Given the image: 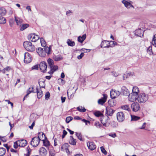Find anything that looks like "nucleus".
Wrapping results in <instances>:
<instances>
[{
    "mask_svg": "<svg viewBox=\"0 0 156 156\" xmlns=\"http://www.w3.org/2000/svg\"><path fill=\"white\" fill-rule=\"evenodd\" d=\"M86 34L83 35L82 36H79L78 37V41L79 42L82 43L86 39Z\"/></svg>",
    "mask_w": 156,
    "mask_h": 156,
    "instance_id": "a878e982",
    "label": "nucleus"
},
{
    "mask_svg": "<svg viewBox=\"0 0 156 156\" xmlns=\"http://www.w3.org/2000/svg\"><path fill=\"white\" fill-rule=\"evenodd\" d=\"M51 69V72L48 73L50 74H52L54 72L58 69V66H57L53 65L50 67Z\"/></svg>",
    "mask_w": 156,
    "mask_h": 156,
    "instance_id": "bb28decb",
    "label": "nucleus"
},
{
    "mask_svg": "<svg viewBox=\"0 0 156 156\" xmlns=\"http://www.w3.org/2000/svg\"><path fill=\"white\" fill-rule=\"evenodd\" d=\"M28 38L29 40H30L32 42H35L40 38L38 35L35 36L34 34H30L28 36Z\"/></svg>",
    "mask_w": 156,
    "mask_h": 156,
    "instance_id": "9d476101",
    "label": "nucleus"
},
{
    "mask_svg": "<svg viewBox=\"0 0 156 156\" xmlns=\"http://www.w3.org/2000/svg\"><path fill=\"white\" fill-rule=\"evenodd\" d=\"M39 68L42 72L45 73L46 71L47 65L45 62H41L39 65Z\"/></svg>",
    "mask_w": 156,
    "mask_h": 156,
    "instance_id": "1a4fd4ad",
    "label": "nucleus"
},
{
    "mask_svg": "<svg viewBox=\"0 0 156 156\" xmlns=\"http://www.w3.org/2000/svg\"><path fill=\"white\" fill-rule=\"evenodd\" d=\"M111 125L113 127H115L117 126V125L116 122H113L111 123Z\"/></svg>",
    "mask_w": 156,
    "mask_h": 156,
    "instance_id": "864d4df0",
    "label": "nucleus"
},
{
    "mask_svg": "<svg viewBox=\"0 0 156 156\" xmlns=\"http://www.w3.org/2000/svg\"><path fill=\"white\" fill-rule=\"evenodd\" d=\"M68 145V144L65 143L64 145H62L61 147V149L62 150H63V148L65 147H67Z\"/></svg>",
    "mask_w": 156,
    "mask_h": 156,
    "instance_id": "e2e57ef3",
    "label": "nucleus"
},
{
    "mask_svg": "<svg viewBox=\"0 0 156 156\" xmlns=\"http://www.w3.org/2000/svg\"><path fill=\"white\" fill-rule=\"evenodd\" d=\"M35 125V122L34 121L32 123V125L30 126H29V127L30 129H33L34 126Z\"/></svg>",
    "mask_w": 156,
    "mask_h": 156,
    "instance_id": "338daca9",
    "label": "nucleus"
},
{
    "mask_svg": "<svg viewBox=\"0 0 156 156\" xmlns=\"http://www.w3.org/2000/svg\"><path fill=\"white\" fill-rule=\"evenodd\" d=\"M23 45L25 49L27 51L32 52L35 50V48L34 46L32 45L30 41H25L23 43Z\"/></svg>",
    "mask_w": 156,
    "mask_h": 156,
    "instance_id": "f03ea898",
    "label": "nucleus"
},
{
    "mask_svg": "<svg viewBox=\"0 0 156 156\" xmlns=\"http://www.w3.org/2000/svg\"><path fill=\"white\" fill-rule=\"evenodd\" d=\"M122 108L123 109L127 110L129 112L130 111V109L129 108V105H125L122 106Z\"/></svg>",
    "mask_w": 156,
    "mask_h": 156,
    "instance_id": "37998d69",
    "label": "nucleus"
},
{
    "mask_svg": "<svg viewBox=\"0 0 156 156\" xmlns=\"http://www.w3.org/2000/svg\"><path fill=\"white\" fill-rule=\"evenodd\" d=\"M40 141L37 137H35L33 138L31 141L30 144L34 147H37Z\"/></svg>",
    "mask_w": 156,
    "mask_h": 156,
    "instance_id": "423d86ee",
    "label": "nucleus"
},
{
    "mask_svg": "<svg viewBox=\"0 0 156 156\" xmlns=\"http://www.w3.org/2000/svg\"><path fill=\"white\" fill-rule=\"evenodd\" d=\"M44 51H45V55H46V53H47L48 55L50 54V51L51 50V49L50 47L47 46L45 47V46L44 48Z\"/></svg>",
    "mask_w": 156,
    "mask_h": 156,
    "instance_id": "c9c22d12",
    "label": "nucleus"
},
{
    "mask_svg": "<svg viewBox=\"0 0 156 156\" xmlns=\"http://www.w3.org/2000/svg\"><path fill=\"white\" fill-rule=\"evenodd\" d=\"M69 143L73 145H75L76 143V140L74 139L73 137L71 136H70V139L69 141Z\"/></svg>",
    "mask_w": 156,
    "mask_h": 156,
    "instance_id": "c756f323",
    "label": "nucleus"
},
{
    "mask_svg": "<svg viewBox=\"0 0 156 156\" xmlns=\"http://www.w3.org/2000/svg\"><path fill=\"white\" fill-rule=\"evenodd\" d=\"M110 43H112V44H110V45H111L112 46H110V47H113L115 45H117V43L114 41H110Z\"/></svg>",
    "mask_w": 156,
    "mask_h": 156,
    "instance_id": "6e6d98bb",
    "label": "nucleus"
},
{
    "mask_svg": "<svg viewBox=\"0 0 156 156\" xmlns=\"http://www.w3.org/2000/svg\"><path fill=\"white\" fill-rule=\"evenodd\" d=\"M144 31L140 29H138L136 30L135 34L137 36L141 37L143 36Z\"/></svg>",
    "mask_w": 156,
    "mask_h": 156,
    "instance_id": "412c9836",
    "label": "nucleus"
},
{
    "mask_svg": "<svg viewBox=\"0 0 156 156\" xmlns=\"http://www.w3.org/2000/svg\"><path fill=\"white\" fill-rule=\"evenodd\" d=\"M33 89L34 87H32L31 88H29V89L27 91V93H28V94H29L31 93L32 92H33Z\"/></svg>",
    "mask_w": 156,
    "mask_h": 156,
    "instance_id": "8fccbe9b",
    "label": "nucleus"
},
{
    "mask_svg": "<svg viewBox=\"0 0 156 156\" xmlns=\"http://www.w3.org/2000/svg\"><path fill=\"white\" fill-rule=\"evenodd\" d=\"M117 118L119 122H122L125 119V115L123 112H120L117 114Z\"/></svg>",
    "mask_w": 156,
    "mask_h": 156,
    "instance_id": "6e6552de",
    "label": "nucleus"
},
{
    "mask_svg": "<svg viewBox=\"0 0 156 156\" xmlns=\"http://www.w3.org/2000/svg\"><path fill=\"white\" fill-rule=\"evenodd\" d=\"M37 138H38L40 141L41 140L44 141V140L46 138L44 133L42 132L38 133Z\"/></svg>",
    "mask_w": 156,
    "mask_h": 156,
    "instance_id": "6ab92c4d",
    "label": "nucleus"
},
{
    "mask_svg": "<svg viewBox=\"0 0 156 156\" xmlns=\"http://www.w3.org/2000/svg\"><path fill=\"white\" fill-rule=\"evenodd\" d=\"M148 96L147 94L144 93H140L137 97V101L140 104L144 103L148 100Z\"/></svg>",
    "mask_w": 156,
    "mask_h": 156,
    "instance_id": "f257e3e1",
    "label": "nucleus"
},
{
    "mask_svg": "<svg viewBox=\"0 0 156 156\" xmlns=\"http://www.w3.org/2000/svg\"><path fill=\"white\" fill-rule=\"evenodd\" d=\"M131 108L133 112H137L140 109V106L137 102H134L131 105Z\"/></svg>",
    "mask_w": 156,
    "mask_h": 156,
    "instance_id": "0eeeda50",
    "label": "nucleus"
},
{
    "mask_svg": "<svg viewBox=\"0 0 156 156\" xmlns=\"http://www.w3.org/2000/svg\"><path fill=\"white\" fill-rule=\"evenodd\" d=\"M47 62L49 65L48 68L50 67L53 65L54 61L51 58H49L47 60Z\"/></svg>",
    "mask_w": 156,
    "mask_h": 156,
    "instance_id": "72a5a7b5",
    "label": "nucleus"
},
{
    "mask_svg": "<svg viewBox=\"0 0 156 156\" xmlns=\"http://www.w3.org/2000/svg\"><path fill=\"white\" fill-rule=\"evenodd\" d=\"M106 113L108 116H112L113 113L114 111L110 107H107L106 108Z\"/></svg>",
    "mask_w": 156,
    "mask_h": 156,
    "instance_id": "f3484780",
    "label": "nucleus"
},
{
    "mask_svg": "<svg viewBox=\"0 0 156 156\" xmlns=\"http://www.w3.org/2000/svg\"><path fill=\"white\" fill-rule=\"evenodd\" d=\"M103 97L101 99L98 100V103L99 104L103 105L106 101L107 95L106 94H103Z\"/></svg>",
    "mask_w": 156,
    "mask_h": 156,
    "instance_id": "4468645a",
    "label": "nucleus"
},
{
    "mask_svg": "<svg viewBox=\"0 0 156 156\" xmlns=\"http://www.w3.org/2000/svg\"><path fill=\"white\" fill-rule=\"evenodd\" d=\"M36 51L39 56L42 57L45 56V51H44L43 48H38L36 49Z\"/></svg>",
    "mask_w": 156,
    "mask_h": 156,
    "instance_id": "9b49d317",
    "label": "nucleus"
},
{
    "mask_svg": "<svg viewBox=\"0 0 156 156\" xmlns=\"http://www.w3.org/2000/svg\"><path fill=\"white\" fill-rule=\"evenodd\" d=\"M62 56L60 55H54L53 56V58L55 61H58L61 60L63 59Z\"/></svg>",
    "mask_w": 156,
    "mask_h": 156,
    "instance_id": "5701e85b",
    "label": "nucleus"
},
{
    "mask_svg": "<svg viewBox=\"0 0 156 156\" xmlns=\"http://www.w3.org/2000/svg\"><path fill=\"white\" fill-rule=\"evenodd\" d=\"M94 115H95L97 117L100 116H102L103 115L101 113V112L99 111H97L94 113Z\"/></svg>",
    "mask_w": 156,
    "mask_h": 156,
    "instance_id": "a19ab883",
    "label": "nucleus"
},
{
    "mask_svg": "<svg viewBox=\"0 0 156 156\" xmlns=\"http://www.w3.org/2000/svg\"><path fill=\"white\" fill-rule=\"evenodd\" d=\"M6 13V10L3 7L0 8V15L1 16H4L5 15Z\"/></svg>",
    "mask_w": 156,
    "mask_h": 156,
    "instance_id": "cd10ccee",
    "label": "nucleus"
},
{
    "mask_svg": "<svg viewBox=\"0 0 156 156\" xmlns=\"http://www.w3.org/2000/svg\"><path fill=\"white\" fill-rule=\"evenodd\" d=\"M82 107L81 106H79L77 108V110L80 112H85L86 111V109L83 107L82 109Z\"/></svg>",
    "mask_w": 156,
    "mask_h": 156,
    "instance_id": "58836bf2",
    "label": "nucleus"
},
{
    "mask_svg": "<svg viewBox=\"0 0 156 156\" xmlns=\"http://www.w3.org/2000/svg\"><path fill=\"white\" fill-rule=\"evenodd\" d=\"M0 140L4 142H5L6 141L5 138L4 137H1V136H0Z\"/></svg>",
    "mask_w": 156,
    "mask_h": 156,
    "instance_id": "bf43d9fd",
    "label": "nucleus"
},
{
    "mask_svg": "<svg viewBox=\"0 0 156 156\" xmlns=\"http://www.w3.org/2000/svg\"><path fill=\"white\" fill-rule=\"evenodd\" d=\"M132 91H136L139 92V90L138 87H133Z\"/></svg>",
    "mask_w": 156,
    "mask_h": 156,
    "instance_id": "603ef678",
    "label": "nucleus"
},
{
    "mask_svg": "<svg viewBox=\"0 0 156 156\" xmlns=\"http://www.w3.org/2000/svg\"><path fill=\"white\" fill-rule=\"evenodd\" d=\"M94 125L98 128H101L102 127V124L98 122H95Z\"/></svg>",
    "mask_w": 156,
    "mask_h": 156,
    "instance_id": "79ce46f5",
    "label": "nucleus"
},
{
    "mask_svg": "<svg viewBox=\"0 0 156 156\" xmlns=\"http://www.w3.org/2000/svg\"><path fill=\"white\" fill-rule=\"evenodd\" d=\"M29 25L28 24H23L22 25H20V30L21 31H23L29 27Z\"/></svg>",
    "mask_w": 156,
    "mask_h": 156,
    "instance_id": "c85d7f7f",
    "label": "nucleus"
},
{
    "mask_svg": "<svg viewBox=\"0 0 156 156\" xmlns=\"http://www.w3.org/2000/svg\"><path fill=\"white\" fill-rule=\"evenodd\" d=\"M4 69L5 71L7 72H9L11 69V68L9 66L7 67Z\"/></svg>",
    "mask_w": 156,
    "mask_h": 156,
    "instance_id": "774afa93",
    "label": "nucleus"
},
{
    "mask_svg": "<svg viewBox=\"0 0 156 156\" xmlns=\"http://www.w3.org/2000/svg\"><path fill=\"white\" fill-rule=\"evenodd\" d=\"M6 152L5 149L3 147L0 148V156L4 155Z\"/></svg>",
    "mask_w": 156,
    "mask_h": 156,
    "instance_id": "2f4dec72",
    "label": "nucleus"
},
{
    "mask_svg": "<svg viewBox=\"0 0 156 156\" xmlns=\"http://www.w3.org/2000/svg\"><path fill=\"white\" fill-rule=\"evenodd\" d=\"M76 136L79 140L81 141L84 140V139L82 138V135L80 133L76 132Z\"/></svg>",
    "mask_w": 156,
    "mask_h": 156,
    "instance_id": "4c0bfd02",
    "label": "nucleus"
},
{
    "mask_svg": "<svg viewBox=\"0 0 156 156\" xmlns=\"http://www.w3.org/2000/svg\"><path fill=\"white\" fill-rule=\"evenodd\" d=\"M6 19L5 18L2 16H0V24H4L6 22Z\"/></svg>",
    "mask_w": 156,
    "mask_h": 156,
    "instance_id": "473e14b6",
    "label": "nucleus"
},
{
    "mask_svg": "<svg viewBox=\"0 0 156 156\" xmlns=\"http://www.w3.org/2000/svg\"><path fill=\"white\" fill-rule=\"evenodd\" d=\"M131 75V73H129L127 75L124 74L123 76V80H125V78H127L128 76Z\"/></svg>",
    "mask_w": 156,
    "mask_h": 156,
    "instance_id": "13d9d810",
    "label": "nucleus"
},
{
    "mask_svg": "<svg viewBox=\"0 0 156 156\" xmlns=\"http://www.w3.org/2000/svg\"><path fill=\"white\" fill-rule=\"evenodd\" d=\"M38 65H35L32 67L31 69L32 70L37 69H38Z\"/></svg>",
    "mask_w": 156,
    "mask_h": 156,
    "instance_id": "052dcab7",
    "label": "nucleus"
},
{
    "mask_svg": "<svg viewBox=\"0 0 156 156\" xmlns=\"http://www.w3.org/2000/svg\"><path fill=\"white\" fill-rule=\"evenodd\" d=\"M73 119V117L71 116L67 117L66 119V123H69L70 121Z\"/></svg>",
    "mask_w": 156,
    "mask_h": 156,
    "instance_id": "a18cd8bd",
    "label": "nucleus"
},
{
    "mask_svg": "<svg viewBox=\"0 0 156 156\" xmlns=\"http://www.w3.org/2000/svg\"><path fill=\"white\" fill-rule=\"evenodd\" d=\"M112 73H113V76L115 77H116L118 76V73L116 72H112Z\"/></svg>",
    "mask_w": 156,
    "mask_h": 156,
    "instance_id": "0e129e2a",
    "label": "nucleus"
},
{
    "mask_svg": "<svg viewBox=\"0 0 156 156\" xmlns=\"http://www.w3.org/2000/svg\"><path fill=\"white\" fill-rule=\"evenodd\" d=\"M108 135L112 137L113 138H115L116 137V133H111L108 134Z\"/></svg>",
    "mask_w": 156,
    "mask_h": 156,
    "instance_id": "5fc2aeb1",
    "label": "nucleus"
},
{
    "mask_svg": "<svg viewBox=\"0 0 156 156\" xmlns=\"http://www.w3.org/2000/svg\"><path fill=\"white\" fill-rule=\"evenodd\" d=\"M139 92H136V91H132V93L133 94V95H135L136 96H137V97L138 96V95H139Z\"/></svg>",
    "mask_w": 156,
    "mask_h": 156,
    "instance_id": "680f3d73",
    "label": "nucleus"
},
{
    "mask_svg": "<svg viewBox=\"0 0 156 156\" xmlns=\"http://www.w3.org/2000/svg\"><path fill=\"white\" fill-rule=\"evenodd\" d=\"M100 148L102 152L104 154L106 155L107 154V151L104 148V147L102 146Z\"/></svg>",
    "mask_w": 156,
    "mask_h": 156,
    "instance_id": "de8ad7c7",
    "label": "nucleus"
},
{
    "mask_svg": "<svg viewBox=\"0 0 156 156\" xmlns=\"http://www.w3.org/2000/svg\"><path fill=\"white\" fill-rule=\"evenodd\" d=\"M121 92L124 95L128 96L129 94L128 90L124 86L122 87Z\"/></svg>",
    "mask_w": 156,
    "mask_h": 156,
    "instance_id": "aec40b11",
    "label": "nucleus"
},
{
    "mask_svg": "<svg viewBox=\"0 0 156 156\" xmlns=\"http://www.w3.org/2000/svg\"><path fill=\"white\" fill-rule=\"evenodd\" d=\"M110 41L104 40L102 41L101 44V48H109L110 46H112L110 44Z\"/></svg>",
    "mask_w": 156,
    "mask_h": 156,
    "instance_id": "f8f14e48",
    "label": "nucleus"
},
{
    "mask_svg": "<svg viewBox=\"0 0 156 156\" xmlns=\"http://www.w3.org/2000/svg\"><path fill=\"white\" fill-rule=\"evenodd\" d=\"M41 87L38 89L37 87L36 88L37 97L39 98H40L43 95V92L41 89Z\"/></svg>",
    "mask_w": 156,
    "mask_h": 156,
    "instance_id": "b1692460",
    "label": "nucleus"
},
{
    "mask_svg": "<svg viewBox=\"0 0 156 156\" xmlns=\"http://www.w3.org/2000/svg\"><path fill=\"white\" fill-rule=\"evenodd\" d=\"M101 121L104 126L107 127L109 125V118L107 116H104L103 115L101 117Z\"/></svg>",
    "mask_w": 156,
    "mask_h": 156,
    "instance_id": "7ed1b4c3",
    "label": "nucleus"
},
{
    "mask_svg": "<svg viewBox=\"0 0 156 156\" xmlns=\"http://www.w3.org/2000/svg\"><path fill=\"white\" fill-rule=\"evenodd\" d=\"M5 101L7 102L8 104H10L12 106V108L13 107V104L12 103L10 102L9 100H5Z\"/></svg>",
    "mask_w": 156,
    "mask_h": 156,
    "instance_id": "69168bd1",
    "label": "nucleus"
},
{
    "mask_svg": "<svg viewBox=\"0 0 156 156\" xmlns=\"http://www.w3.org/2000/svg\"><path fill=\"white\" fill-rule=\"evenodd\" d=\"M18 141L19 147H24L26 145L27 143V141L25 140H20Z\"/></svg>",
    "mask_w": 156,
    "mask_h": 156,
    "instance_id": "4be33fe9",
    "label": "nucleus"
},
{
    "mask_svg": "<svg viewBox=\"0 0 156 156\" xmlns=\"http://www.w3.org/2000/svg\"><path fill=\"white\" fill-rule=\"evenodd\" d=\"M41 43L42 46L44 47L45 46V42L43 38H40Z\"/></svg>",
    "mask_w": 156,
    "mask_h": 156,
    "instance_id": "c03bdc74",
    "label": "nucleus"
},
{
    "mask_svg": "<svg viewBox=\"0 0 156 156\" xmlns=\"http://www.w3.org/2000/svg\"><path fill=\"white\" fill-rule=\"evenodd\" d=\"M108 104L110 107H113L116 104V101L114 100H109L108 101Z\"/></svg>",
    "mask_w": 156,
    "mask_h": 156,
    "instance_id": "7c9ffc66",
    "label": "nucleus"
},
{
    "mask_svg": "<svg viewBox=\"0 0 156 156\" xmlns=\"http://www.w3.org/2000/svg\"><path fill=\"white\" fill-rule=\"evenodd\" d=\"M39 153L41 156H45L47 154V151L44 147H42L40 149Z\"/></svg>",
    "mask_w": 156,
    "mask_h": 156,
    "instance_id": "dca6fc26",
    "label": "nucleus"
},
{
    "mask_svg": "<svg viewBox=\"0 0 156 156\" xmlns=\"http://www.w3.org/2000/svg\"><path fill=\"white\" fill-rule=\"evenodd\" d=\"M152 44L154 46L156 47V34L153 36Z\"/></svg>",
    "mask_w": 156,
    "mask_h": 156,
    "instance_id": "e433bc0d",
    "label": "nucleus"
},
{
    "mask_svg": "<svg viewBox=\"0 0 156 156\" xmlns=\"http://www.w3.org/2000/svg\"><path fill=\"white\" fill-rule=\"evenodd\" d=\"M131 120L132 121H136L140 119V118L139 117L135 116L134 115H131Z\"/></svg>",
    "mask_w": 156,
    "mask_h": 156,
    "instance_id": "ea45409f",
    "label": "nucleus"
},
{
    "mask_svg": "<svg viewBox=\"0 0 156 156\" xmlns=\"http://www.w3.org/2000/svg\"><path fill=\"white\" fill-rule=\"evenodd\" d=\"M68 46L73 47L75 45V42L73 41H72L70 40L69 39L67 40V42Z\"/></svg>",
    "mask_w": 156,
    "mask_h": 156,
    "instance_id": "f704fd0d",
    "label": "nucleus"
},
{
    "mask_svg": "<svg viewBox=\"0 0 156 156\" xmlns=\"http://www.w3.org/2000/svg\"><path fill=\"white\" fill-rule=\"evenodd\" d=\"M122 2L125 6L127 8H129L131 7L134 8L133 6L129 2L126 0H123L122 1Z\"/></svg>",
    "mask_w": 156,
    "mask_h": 156,
    "instance_id": "a211bd4d",
    "label": "nucleus"
},
{
    "mask_svg": "<svg viewBox=\"0 0 156 156\" xmlns=\"http://www.w3.org/2000/svg\"><path fill=\"white\" fill-rule=\"evenodd\" d=\"M87 145L88 148L91 151L93 150L96 148L95 145L92 142L88 141L87 143Z\"/></svg>",
    "mask_w": 156,
    "mask_h": 156,
    "instance_id": "ddd939ff",
    "label": "nucleus"
},
{
    "mask_svg": "<svg viewBox=\"0 0 156 156\" xmlns=\"http://www.w3.org/2000/svg\"><path fill=\"white\" fill-rule=\"evenodd\" d=\"M32 60L31 55L28 52H25L24 54V62L28 63L30 62Z\"/></svg>",
    "mask_w": 156,
    "mask_h": 156,
    "instance_id": "39448f33",
    "label": "nucleus"
},
{
    "mask_svg": "<svg viewBox=\"0 0 156 156\" xmlns=\"http://www.w3.org/2000/svg\"><path fill=\"white\" fill-rule=\"evenodd\" d=\"M120 92L115 90L112 89L110 91V94L111 98L112 99L116 98L119 95Z\"/></svg>",
    "mask_w": 156,
    "mask_h": 156,
    "instance_id": "20e7f679",
    "label": "nucleus"
},
{
    "mask_svg": "<svg viewBox=\"0 0 156 156\" xmlns=\"http://www.w3.org/2000/svg\"><path fill=\"white\" fill-rule=\"evenodd\" d=\"M15 19L17 25H20L23 22V20L18 17L15 16Z\"/></svg>",
    "mask_w": 156,
    "mask_h": 156,
    "instance_id": "393cba45",
    "label": "nucleus"
},
{
    "mask_svg": "<svg viewBox=\"0 0 156 156\" xmlns=\"http://www.w3.org/2000/svg\"><path fill=\"white\" fill-rule=\"evenodd\" d=\"M50 96V93L49 92H47L45 94V98L46 100H48Z\"/></svg>",
    "mask_w": 156,
    "mask_h": 156,
    "instance_id": "49530a36",
    "label": "nucleus"
},
{
    "mask_svg": "<svg viewBox=\"0 0 156 156\" xmlns=\"http://www.w3.org/2000/svg\"><path fill=\"white\" fill-rule=\"evenodd\" d=\"M43 144L44 146H48L49 145V142L48 141V140H44V141H43Z\"/></svg>",
    "mask_w": 156,
    "mask_h": 156,
    "instance_id": "09e8293b",
    "label": "nucleus"
},
{
    "mask_svg": "<svg viewBox=\"0 0 156 156\" xmlns=\"http://www.w3.org/2000/svg\"><path fill=\"white\" fill-rule=\"evenodd\" d=\"M128 95V100L130 101L133 102L137 99V97L133 95L132 93L129 94Z\"/></svg>",
    "mask_w": 156,
    "mask_h": 156,
    "instance_id": "2eb2a0df",
    "label": "nucleus"
},
{
    "mask_svg": "<svg viewBox=\"0 0 156 156\" xmlns=\"http://www.w3.org/2000/svg\"><path fill=\"white\" fill-rule=\"evenodd\" d=\"M13 146L16 149L19 146V144H18V141L14 143Z\"/></svg>",
    "mask_w": 156,
    "mask_h": 156,
    "instance_id": "3c124183",
    "label": "nucleus"
},
{
    "mask_svg": "<svg viewBox=\"0 0 156 156\" xmlns=\"http://www.w3.org/2000/svg\"><path fill=\"white\" fill-rule=\"evenodd\" d=\"M84 55L83 53L82 52L81 53L80 55H78L77 57V58L79 59H80L82 58Z\"/></svg>",
    "mask_w": 156,
    "mask_h": 156,
    "instance_id": "4d7b16f0",
    "label": "nucleus"
}]
</instances>
